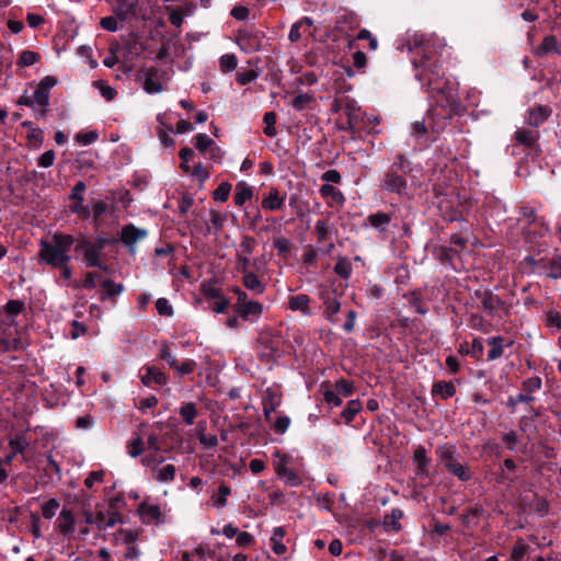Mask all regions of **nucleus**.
Listing matches in <instances>:
<instances>
[{
	"label": "nucleus",
	"instance_id": "f257e3e1",
	"mask_svg": "<svg viewBox=\"0 0 561 561\" xmlns=\"http://www.w3.org/2000/svg\"><path fill=\"white\" fill-rule=\"evenodd\" d=\"M412 65L414 78L417 80L435 103V107L463 108L458 91L453 82L445 79V73L436 50L430 43L422 44L415 49Z\"/></svg>",
	"mask_w": 561,
	"mask_h": 561
},
{
	"label": "nucleus",
	"instance_id": "f03ea898",
	"mask_svg": "<svg viewBox=\"0 0 561 561\" xmlns=\"http://www.w3.org/2000/svg\"><path fill=\"white\" fill-rule=\"evenodd\" d=\"M118 240L106 233L99 234L95 240H90L83 234L77 240L75 251L82 255V262L87 267H95L107 273L110 266L106 264L105 247L117 243Z\"/></svg>",
	"mask_w": 561,
	"mask_h": 561
},
{
	"label": "nucleus",
	"instance_id": "7ed1b4c3",
	"mask_svg": "<svg viewBox=\"0 0 561 561\" xmlns=\"http://www.w3.org/2000/svg\"><path fill=\"white\" fill-rule=\"evenodd\" d=\"M411 171L410 160L403 154L398 153L380 180V190L401 197L407 196L409 188L408 174Z\"/></svg>",
	"mask_w": 561,
	"mask_h": 561
},
{
	"label": "nucleus",
	"instance_id": "20e7f679",
	"mask_svg": "<svg viewBox=\"0 0 561 561\" xmlns=\"http://www.w3.org/2000/svg\"><path fill=\"white\" fill-rule=\"evenodd\" d=\"M265 38L263 30L248 25L238 30L234 42L244 54H253L262 49Z\"/></svg>",
	"mask_w": 561,
	"mask_h": 561
},
{
	"label": "nucleus",
	"instance_id": "39448f33",
	"mask_svg": "<svg viewBox=\"0 0 561 561\" xmlns=\"http://www.w3.org/2000/svg\"><path fill=\"white\" fill-rule=\"evenodd\" d=\"M463 108H455L449 111V107H431L427 111L428 126L434 134L442 133L454 118L460 116Z\"/></svg>",
	"mask_w": 561,
	"mask_h": 561
},
{
	"label": "nucleus",
	"instance_id": "423d86ee",
	"mask_svg": "<svg viewBox=\"0 0 561 561\" xmlns=\"http://www.w3.org/2000/svg\"><path fill=\"white\" fill-rule=\"evenodd\" d=\"M542 386V380L538 376L527 378L522 383L523 392L516 396H510L507 399V407L515 409L518 403H531L535 401L533 393L538 391Z\"/></svg>",
	"mask_w": 561,
	"mask_h": 561
},
{
	"label": "nucleus",
	"instance_id": "0eeeda50",
	"mask_svg": "<svg viewBox=\"0 0 561 561\" xmlns=\"http://www.w3.org/2000/svg\"><path fill=\"white\" fill-rule=\"evenodd\" d=\"M38 257L42 262L46 263L53 268L58 267L64 263H69L71 261V256L69 254L62 253L61 251L53 247L51 242L48 240L41 241Z\"/></svg>",
	"mask_w": 561,
	"mask_h": 561
},
{
	"label": "nucleus",
	"instance_id": "6e6552de",
	"mask_svg": "<svg viewBox=\"0 0 561 561\" xmlns=\"http://www.w3.org/2000/svg\"><path fill=\"white\" fill-rule=\"evenodd\" d=\"M87 190V185L83 181H78L72 187V192L69 195V199L73 203L69 206V210L76 214L79 219L88 220L91 217V209L84 205L83 193Z\"/></svg>",
	"mask_w": 561,
	"mask_h": 561
},
{
	"label": "nucleus",
	"instance_id": "1a4fd4ad",
	"mask_svg": "<svg viewBox=\"0 0 561 561\" xmlns=\"http://www.w3.org/2000/svg\"><path fill=\"white\" fill-rule=\"evenodd\" d=\"M238 301L234 306L236 311L243 320H253L259 318L263 312V305L259 301H248V295L241 289H237Z\"/></svg>",
	"mask_w": 561,
	"mask_h": 561
},
{
	"label": "nucleus",
	"instance_id": "9d476101",
	"mask_svg": "<svg viewBox=\"0 0 561 561\" xmlns=\"http://www.w3.org/2000/svg\"><path fill=\"white\" fill-rule=\"evenodd\" d=\"M472 298L480 300L482 310L489 317H494L495 312L505 305L500 296L488 288L474 290Z\"/></svg>",
	"mask_w": 561,
	"mask_h": 561
},
{
	"label": "nucleus",
	"instance_id": "9b49d317",
	"mask_svg": "<svg viewBox=\"0 0 561 561\" xmlns=\"http://www.w3.org/2000/svg\"><path fill=\"white\" fill-rule=\"evenodd\" d=\"M320 299L324 307L323 316L330 323L336 324L339 322L336 314L341 310V302L335 296V289L328 287L321 289Z\"/></svg>",
	"mask_w": 561,
	"mask_h": 561
},
{
	"label": "nucleus",
	"instance_id": "f8f14e48",
	"mask_svg": "<svg viewBox=\"0 0 561 561\" xmlns=\"http://www.w3.org/2000/svg\"><path fill=\"white\" fill-rule=\"evenodd\" d=\"M140 380L144 386L158 389L169 382V377L160 368L151 365H145L140 369Z\"/></svg>",
	"mask_w": 561,
	"mask_h": 561
},
{
	"label": "nucleus",
	"instance_id": "ddd939ff",
	"mask_svg": "<svg viewBox=\"0 0 561 561\" xmlns=\"http://www.w3.org/2000/svg\"><path fill=\"white\" fill-rule=\"evenodd\" d=\"M14 320L5 321L0 316V353L16 351L20 347V340L13 336L12 325Z\"/></svg>",
	"mask_w": 561,
	"mask_h": 561
},
{
	"label": "nucleus",
	"instance_id": "4468645a",
	"mask_svg": "<svg viewBox=\"0 0 561 561\" xmlns=\"http://www.w3.org/2000/svg\"><path fill=\"white\" fill-rule=\"evenodd\" d=\"M147 236L148 231L146 229L138 228L134 224H127L122 228L119 238L116 239L133 252L135 244L147 238Z\"/></svg>",
	"mask_w": 561,
	"mask_h": 561
},
{
	"label": "nucleus",
	"instance_id": "2eb2a0df",
	"mask_svg": "<svg viewBox=\"0 0 561 561\" xmlns=\"http://www.w3.org/2000/svg\"><path fill=\"white\" fill-rule=\"evenodd\" d=\"M552 114V108L549 105H535L529 107L526 112L525 122L527 125L538 128L546 123Z\"/></svg>",
	"mask_w": 561,
	"mask_h": 561
},
{
	"label": "nucleus",
	"instance_id": "dca6fc26",
	"mask_svg": "<svg viewBox=\"0 0 561 561\" xmlns=\"http://www.w3.org/2000/svg\"><path fill=\"white\" fill-rule=\"evenodd\" d=\"M30 446L24 433H18L13 438L9 440V447L11 448V453L5 455L2 459L4 465L11 466L16 455L23 456V461H27V458L24 456L25 450Z\"/></svg>",
	"mask_w": 561,
	"mask_h": 561
},
{
	"label": "nucleus",
	"instance_id": "f3484780",
	"mask_svg": "<svg viewBox=\"0 0 561 561\" xmlns=\"http://www.w3.org/2000/svg\"><path fill=\"white\" fill-rule=\"evenodd\" d=\"M280 403L282 393L273 387H267L262 398L263 413L267 422H271L272 413L276 411Z\"/></svg>",
	"mask_w": 561,
	"mask_h": 561
},
{
	"label": "nucleus",
	"instance_id": "a211bd4d",
	"mask_svg": "<svg viewBox=\"0 0 561 561\" xmlns=\"http://www.w3.org/2000/svg\"><path fill=\"white\" fill-rule=\"evenodd\" d=\"M145 80H144V90L149 94L159 93L163 90L162 83L158 80L161 71L154 66L142 68Z\"/></svg>",
	"mask_w": 561,
	"mask_h": 561
},
{
	"label": "nucleus",
	"instance_id": "6ab92c4d",
	"mask_svg": "<svg viewBox=\"0 0 561 561\" xmlns=\"http://www.w3.org/2000/svg\"><path fill=\"white\" fill-rule=\"evenodd\" d=\"M486 344L490 346L488 352V360H495L503 356L504 347H510L514 344V341L504 336L497 335L486 340Z\"/></svg>",
	"mask_w": 561,
	"mask_h": 561
},
{
	"label": "nucleus",
	"instance_id": "aec40b11",
	"mask_svg": "<svg viewBox=\"0 0 561 561\" xmlns=\"http://www.w3.org/2000/svg\"><path fill=\"white\" fill-rule=\"evenodd\" d=\"M261 206L263 209L270 211L280 210L285 206V195H280L276 187H271L262 199Z\"/></svg>",
	"mask_w": 561,
	"mask_h": 561
},
{
	"label": "nucleus",
	"instance_id": "412c9836",
	"mask_svg": "<svg viewBox=\"0 0 561 561\" xmlns=\"http://www.w3.org/2000/svg\"><path fill=\"white\" fill-rule=\"evenodd\" d=\"M391 220L392 214L378 210L367 216L366 224L382 233L388 230Z\"/></svg>",
	"mask_w": 561,
	"mask_h": 561
},
{
	"label": "nucleus",
	"instance_id": "4be33fe9",
	"mask_svg": "<svg viewBox=\"0 0 561 561\" xmlns=\"http://www.w3.org/2000/svg\"><path fill=\"white\" fill-rule=\"evenodd\" d=\"M413 460L416 466V474L425 478L430 477L428 465L431 462V458L427 457L424 446L419 445L414 449Z\"/></svg>",
	"mask_w": 561,
	"mask_h": 561
},
{
	"label": "nucleus",
	"instance_id": "5701e85b",
	"mask_svg": "<svg viewBox=\"0 0 561 561\" xmlns=\"http://www.w3.org/2000/svg\"><path fill=\"white\" fill-rule=\"evenodd\" d=\"M137 5V1L116 0L113 11L119 21L125 22L130 16L136 15Z\"/></svg>",
	"mask_w": 561,
	"mask_h": 561
},
{
	"label": "nucleus",
	"instance_id": "b1692460",
	"mask_svg": "<svg viewBox=\"0 0 561 561\" xmlns=\"http://www.w3.org/2000/svg\"><path fill=\"white\" fill-rule=\"evenodd\" d=\"M559 42L556 35H547L543 37L542 43L537 46L534 54L537 57H545L548 54H559Z\"/></svg>",
	"mask_w": 561,
	"mask_h": 561
},
{
	"label": "nucleus",
	"instance_id": "393cba45",
	"mask_svg": "<svg viewBox=\"0 0 561 561\" xmlns=\"http://www.w3.org/2000/svg\"><path fill=\"white\" fill-rule=\"evenodd\" d=\"M436 455L439 460L444 463L447 469L448 466L454 465L458 461L459 455L457 454V448L453 444H444L436 448Z\"/></svg>",
	"mask_w": 561,
	"mask_h": 561
},
{
	"label": "nucleus",
	"instance_id": "a878e982",
	"mask_svg": "<svg viewBox=\"0 0 561 561\" xmlns=\"http://www.w3.org/2000/svg\"><path fill=\"white\" fill-rule=\"evenodd\" d=\"M514 139L517 144L531 149L538 145L539 133L525 128H518L514 134Z\"/></svg>",
	"mask_w": 561,
	"mask_h": 561
},
{
	"label": "nucleus",
	"instance_id": "bb28decb",
	"mask_svg": "<svg viewBox=\"0 0 561 561\" xmlns=\"http://www.w3.org/2000/svg\"><path fill=\"white\" fill-rule=\"evenodd\" d=\"M456 394V387L453 381L439 380L433 383V398L439 397L442 400H448Z\"/></svg>",
	"mask_w": 561,
	"mask_h": 561
},
{
	"label": "nucleus",
	"instance_id": "cd10ccee",
	"mask_svg": "<svg viewBox=\"0 0 561 561\" xmlns=\"http://www.w3.org/2000/svg\"><path fill=\"white\" fill-rule=\"evenodd\" d=\"M439 210L443 219L446 221L454 222L463 219L462 210L459 205H454L450 202H440Z\"/></svg>",
	"mask_w": 561,
	"mask_h": 561
},
{
	"label": "nucleus",
	"instance_id": "c85d7f7f",
	"mask_svg": "<svg viewBox=\"0 0 561 561\" xmlns=\"http://www.w3.org/2000/svg\"><path fill=\"white\" fill-rule=\"evenodd\" d=\"M137 513L140 515L145 523L158 522L161 518V510L158 505H151L147 502L139 504Z\"/></svg>",
	"mask_w": 561,
	"mask_h": 561
},
{
	"label": "nucleus",
	"instance_id": "c756f323",
	"mask_svg": "<svg viewBox=\"0 0 561 561\" xmlns=\"http://www.w3.org/2000/svg\"><path fill=\"white\" fill-rule=\"evenodd\" d=\"M310 301L311 299L308 295L298 294L289 297L288 306L293 311H300L304 314L309 316L311 313L309 308Z\"/></svg>",
	"mask_w": 561,
	"mask_h": 561
},
{
	"label": "nucleus",
	"instance_id": "7c9ffc66",
	"mask_svg": "<svg viewBox=\"0 0 561 561\" xmlns=\"http://www.w3.org/2000/svg\"><path fill=\"white\" fill-rule=\"evenodd\" d=\"M403 517V511L401 508H392L390 514L385 515L383 517V528L386 531H394L398 533L401 530L402 526L400 524V519Z\"/></svg>",
	"mask_w": 561,
	"mask_h": 561
},
{
	"label": "nucleus",
	"instance_id": "2f4dec72",
	"mask_svg": "<svg viewBox=\"0 0 561 561\" xmlns=\"http://www.w3.org/2000/svg\"><path fill=\"white\" fill-rule=\"evenodd\" d=\"M75 237L72 234L55 232L53 234L51 245L61 251L62 253L68 254L71 247L75 244Z\"/></svg>",
	"mask_w": 561,
	"mask_h": 561
},
{
	"label": "nucleus",
	"instance_id": "473e14b6",
	"mask_svg": "<svg viewBox=\"0 0 561 561\" xmlns=\"http://www.w3.org/2000/svg\"><path fill=\"white\" fill-rule=\"evenodd\" d=\"M103 293L100 296L101 301L114 298L124 291V285L117 284L113 279L107 278L102 282Z\"/></svg>",
	"mask_w": 561,
	"mask_h": 561
},
{
	"label": "nucleus",
	"instance_id": "72a5a7b5",
	"mask_svg": "<svg viewBox=\"0 0 561 561\" xmlns=\"http://www.w3.org/2000/svg\"><path fill=\"white\" fill-rule=\"evenodd\" d=\"M285 535L286 530L282 526L275 527L273 530V535L271 537L270 542L273 552L277 556L284 554L287 550L286 546L283 543V538L285 537Z\"/></svg>",
	"mask_w": 561,
	"mask_h": 561
},
{
	"label": "nucleus",
	"instance_id": "f704fd0d",
	"mask_svg": "<svg viewBox=\"0 0 561 561\" xmlns=\"http://www.w3.org/2000/svg\"><path fill=\"white\" fill-rule=\"evenodd\" d=\"M252 187L247 182L241 181L236 184L233 202L237 206H243L247 201L252 198Z\"/></svg>",
	"mask_w": 561,
	"mask_h": 561
},
{
	"label": "nucleus",
	"instance_id": "c9c22d12",
	"mask_svg": "<svg viewBox=\"0 0 561 561\" xmlns=\"http://www.w3.org/2000/svg\"><path fill=\"white\" fill-rule=\"evenodd\" d=\"M337 24L343 30L354 31L359 27L360 19L353 11H344L341 15H339Z\"/></svg>",
	"mask_w": 561,
	"mask_h": 561
},
{
	"label": "nucleus",
	"instance_id": "e433bc0d",
	"mask_svg": "<svg viewBox=\"0 0 561 561\" xmlns=\"http://www.w3.org/2000/svg\"><path fill=\"white\" fill-rule=\"evenodd\" d=\"M362 409L363 407L359 399L350 400L341 412V419L345 424H351Z\"/></svg>",
	"mask_w": 561,
	"mask_h": 561
},
{
	"label": "nucleus",
	"instance_id": "4c0bfd02",
	"mask_svg": "<svg viewBox=\"0 0 561 561\" xmlns=\"http://www.w3.org/2000/svg\"><path fill=\"white\" fill-rule=\"evenodd\" d=\"M59 530L62 535L68 536L75 533V516L70 510L64 508L60 513Z\"/></svg>",
	"mask_w": 561,
	"mask_h": 561
},
{
	"label": "nucleus",
	"instance_id": "58836bf2",
	"mask_svg": "<svg viewBox=\"0 0 561 561\" xmlns=\"http://www.w3.org/2000/svg\"><path fill=\"white\" fill-rule=\"evenodd\" d=\"M320 194L327 199H331L335 205H343L345 197L343 193L332 184H323L320 187Z\"/></svg>",
	"mask_w": 561,
	"mask_h": 561
},
{
	"label": "nucleus",
	"instance_id": "ea45409f",
	"mask_svg": "<svg viewBox=\"0 0 561 561\" xmlns=\"http://www.w3.org/2000/svg\"><path fill=\"white\" fill-rule=\"evenodd\" d=\"M333 271L336 275H339L342 279L347 280L351 278L353 273L352 263L346 256H339L336 263L333 267Z\"/></svg>",
	"mask_w": 561,
	"mask_h": 561
},
{
	"label": "nucleus",
	"instance_id": "a19ab883",
	"mask_svg": "<svg viewBox=\"0 0 561 561\" xmlns=\"http://www.w3.org/2000/svg\"><path fill=\"white\" fill-rule=\"evenodd\" d=\"M411 308H414L415 312L419 314H426L427 308L423 305V294L421 289L412 290L408 296H405Z\"/></svg>",
	"mask_w": 561,
	"mask_h": 561
},
{
	"label": "nucleus",
	"instance_id": "79ce46f5",
	"mask_svg": "<svg viewBox=\"0 0 561 561\" xmlns=\"http://www.w3.org/2000/svg\"><path fill=\"white\" fill-rule=\"evenodd\" d=\"M446 470L461 482H468L472 478L470 468L460 463L459 460L454 465L448 466Z\"/></svg>",
	"mask_w": 561,
	"mask_h": 561
},
{
	"label": "nucleus",
	"instance_id": "37998d69",
	"mask_svg": "<svg viewBox=\"0 0 561 561\" xmlns=\"http://www.w3.org/2000/svg\"><path fill=\"white\" fill-rule=\"evenodd\" d=\"M242 283L244 287L249 290L254 291L255 294H263L265 290L264 284L260 280L256 274L245 273L242 278Z\"/></svg>",
	"mask_w": 561,
	"mask_h": 561
},
{
	"label": "nucleus",
	"instance_id": "c03bdc74",
	"mask_svg": "<svg viewBox=\"0 0 561 561\" xmlns=\"http://www.w3.org/2000/svg\"><path fill=\"white\" fill-rule=\"evenodd\" d=\"M483 512H484L483 507L479 504H476L474 506L469 507L467 510V512L460 516L461 524L465 527H470L471 525H476L477 522H473L472 519L480 517L483 514Z\"/></svg>",
	"mask_w": 561,
	"mask_h": 561
},
{
	"label": "nucleus",
	"instance_id": "a18cd8bd",
	"mask_svg": "<svg viewBox=\"0 0 561 561\" xmlns=\"http://www.w3.org/2000/svg\"><path fill=\"white\" fill-rule=\"evenodd\" d=\"M529 550L530 547L523 538L517 539L511 551V561H522Z\"/></svg>",
	"mask_w": 561,
	"mask_h": 561
},
{
	"label": "nucleus",
	"instance_id": "49530a36",
	"mask_svg": "<svg viewBox=\"0 0 561 561\" xmlns=\"http://www.w3.org/2000/svg\"><path fill=\"white\" fill-rule=\"evenodd\" d=\"M179 413L182 416L185 424L192 425L194 423L195 417L197 416V409L195 403H184L183 405H181Z\"/></svg>",
	"mask_w": 561,
	"mask_h": 561
},
{
	"label": "nucleus",
	"instance_id": "de8ad7c7",
	"mask_svg": "<svg viewBox=\"0 0 561 561\" xmlns=\"http://www.w3.org/2000/svg\"><path fill=\"white\" fill-rule=\"evenodd\" d=\"M547 267L545 271L547 272V276L552 279L561 278V255H557L551 260L546 259Z\"/></svg>",
	"mask_w": 561,
	"mask_h": 561
},
{
	"label": "nucleus",
	"instance_id": "09e8293b",
	"mask_svg": "<svg viewBox=\"0 0 561 561\" xmlns=\"http://www.w3.org/2000/svg\"><path fill=\"white\" fill-rule=\"evenodd\" d=\"M41 60V55L33 50H22L18 59V66L21 68L30 67Z\"/></svg>",
	"mask_w": 561,
	"mask_h": 561
},
{
	"label": "nucleus",
	"instance_id": "8fccbe9b",
	"mask_svg": "<svg viewBox=\"0 0 561 561\" xmlns=\"http://www.w3.org/2000/svg\"><path fill=\"white\" fill-rule=\"evenodd\" d=\"M334 388L339 394H341L345 398L353 396L356 390L354 382L352 380H348L345 378H341V379L336 380Z\"/></svg>",
	"mask_w": 561,
	"mask_h": 561
},
{
	"label": "nucleus",
	"instance_id": "3c124183",
	"mask_svg": "<svg viewBox=\"0 0 561 561\" xmlns=\"http://www.w3.org/2000/svg\"><path fill=\"white\" fill-rule=\"evenodd\" d=\"M305 24L308 26H311L312 20L310 18L305 16L300 21H298L291 25L289 34H288V38L291 43H297L301 38L302 35H301L300 28Z\"/></svg>",
	"mask_w": 561,
	"mask_h": 561
},
{
	"label": "nucleus",
	"instance_id": "603ef678",
	"mask_svg": "<svg viewBox=\"0 0 561 561\" xmlns=\"http://www.w3.org/2000/svg\"><path fill=\"white\" fill-rule=\"evenodd\" d=\"M257 245V241L254 237L249 234H243L241 237V242L239 245V250L237 253H242L243 255H250L254 252Z\"/></svg>",
	"mask_w": 561,
	"mask_h": 561
},
{
	"label": "nucleus",
	"instance_id": "864d4df0",
	"mask_svg": "<svg viewBox=\"0 0 561 561\" xmlns=\"http://www.w3.org/2000/svg\"><path fill=\"white\" fill-rule=\"evenodd\" d=\"M322 388L325 387V390L323 391V400L325 403H328L331 407H341L343 403L342 398L340 394L330 388V383L325 382L321 386Z\"/></svg>",
	"mask_w": 561,
	"mask_h": 561
},
{
	"label": "nucleus",
	"instance_id": "5fc2aeb1",
	"mask_svg": "<svg viewBox=\"0 0 561 561\" xmlns=\"http://www.w3.org/2000/svg\"><path fill=\"white\" fill-rule=\"evenodd\" d=\"M237 271L243 275L245 273H252L249 268L256 266V260L251 261L249 255H243L242 253H237Z\"/></svg>",
	"mask_w": 561,
	"mask_h": 561
},
{
	"label": "nucleus",
	"instance_id": "6e6d98bb",
	"mask_svg": "<svg viewBox=\"0 0 561 561\" xmlns=\"http://www.w3.org/2000/svg\"><path fill=\"white\" fill-rule=\"evenodd\" d=\"M238 66V59L234 54H225L219 59L220 70L225 73L234 70Z\"/></svg>",
	"mask_w": 561,
	"mask_h": 561
},
{
	"label": "nucleus",
	"instance_id": "4d7b16f0",
	"mask_svg": "<svg viewBox=\"0 0 561 561\" xmlns=\"http://www.w3.org/2000/svg\"><path fill=\"white\" fill-rule=\"evenodd\" d=\"M232 185L229 182H222L213 193V198L217 202L225 203L228 201Z\"/></svg>",
	"mask_w": 561,
	"mask_h": 561
},
{
	"label": "nucleus",
	"instance_id": "13d9d810",
	"mask_svg": "<svg viewBox=\"0 0 561 561\" xmlns=\"http://www.w3.org/2000/svg\"><path fill=\"white\" fill-rule=\"evenodd\" d=\"M276 118L275 112H266L263 116V122L265 123L264 134L267 137H274L277 133L275 128Z\"/></svg>",
	"mask_w": 561,
	"mask_h": 561
},
{
	"label": "nucleus",
	"instance_id": "bf43d9fd",
	"mask_svg": "<svg viewBox=\"0 0 561 561\" xmlns=\"http://www.w3.org/2000/svg\"><path fill=\"white\" fill-rule=\"evenodd\" d=\"M25 309V304L22 300L12 299L3 307V311L8 317H15Z\"/></svg>",
	"mask_w": 561,
	"mask_h": 561
},
{
	"label": "nucleus",
	"instance_id": "052dcab7",
	"mask_svg": "<svg viewBox=\"0 0 561 561\" xmlns=\"http://www.w3.org/2000/svg\"><path fill=\"white\" fill-rule=\"evenodd\" d=\"M231 489L226 483H221L218 488V493L214 496V504L218 507H224L227 505V497L230 495Z\"/></svg>",
	"mask_w": 561,
	"mask_h": 561
},
{
	"label": "nucleus",
	"instance_id": "680f3d73",
	"mask_svg": "<svg viewBox=\"0 0 561 561\" xmlns=\"http://www.w3.org/2000/svg\"><path fill=\"white\" fill-rule=\"evenodd\" d=\"M275 456L279 458V461L275 463V472L278 477L283 478L290 470L287 468L289 456L283 454L280 450H276Z\"/></svg>",
	"mask_w": 561,
	"mask_h": 561
},
{
	"label": "nucleus",
	"instance_id": "e2e57ef3",
	"mask_svg": "<svg viewBox=\"0 0 561 561\" xmlns=\"http://www.w3.org/2000/svg\"><path fill=\"white\" fill-rule=\"evenodd\" d=\"M195 148L199 150L202 153H205L215 141L206 134H197L195 137Z\"/></svg>",
	"mask_w": 561,
	"mask_h": 561
},
{
	"label": "nucleus",
	"instance_id": "0e129e2a",
	"mask_svg": "<svg viewBox=\"0 0 561 561\" xmlns=\"http://www.w3.org/2000/svg\"><path fill=\"white\" fill-rule=\"evenodd\" d=\"M318 249L313 248L312 245H307L306 251L302 254V262L307 266L317 267L318 265Z\"/></svg>",
	"mask_w": 561,
	"mask_h": 561
},
{
	"label": "nucleus",
	"instance_id": "69168bd1",
	"mask_svg": "<svg viewBox=\"0 0 561 561\" xmlns=\"http://www.w3.org/2000/svg\"><path fill=\"white\" fill-rule=\"evenodd\" d=\"M176 469L173 465H167L159 469L157 480L160 482H171L175 479Z\"/></svg>",
	"mask_w": 561,
	"mask_h": 561
},
{
	"label": "nucleus",
	"instance_id": "338daca9",
	"mask_svg": "<svg viewBox=\"0 0 561 561\" xmlns=\"http://www.w3.org/2000/svg\"><path fill=\"white\" fill-rule=\"evenodd\" d=\"M290 425V419L287 415H279L272 424L271 427L276 434H284Z\"/></svg>",
	"mask_w": 561,
	"mask_h": 561
},
{
	"label": "nucleus",
	"instance_id": "774afa93",
	"mask_svg": "<svg viewBox=\"0 0 561 561\" xmlns=\"http://www.w3.org/2000/svg\"><path fill=\"white\" fill-rule=\"evenodd\" d=\"M458 251L451 247H440L437 250V257L440 262H451L457 255Z\"/></svg>",
	"mask_w": 561,
	"mask_h": 561
}]
</instances>
